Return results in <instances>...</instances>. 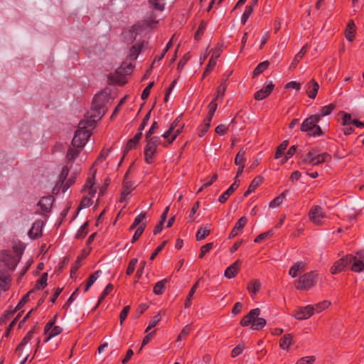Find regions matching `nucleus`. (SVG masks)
Instances as JSON below:
<instances>
[{
  "label": "nucleus",
  "instance_id": "nucleus-5",
  "mask_svg": "<svg viewBox=\"0 0 364 364\" xmlns=\"http://www.w3.org/2000/svg\"><path fill=\"white\" fill-rule=\"evenodd\" d=\"M331 159V157L328 154H318L315 149H312L302 157V160L300 162V164H309L310 165L314 166L328 161Z\"/></svg>",
  "mask_w": 364,
  "mask_h": 364
},
{
  "label": "nucleus",
  "instance_id": "nucleus-29",
  "mask_svg": "<svg viewBox=\"0 0 364 364\" xmlns=\"http://www.w3.org/2000/svg\"><path fill=\"white\" fill-rule=\"evenodd\" d=\"M82 148L73 146V145L68 149L67 152V158L68 160L72 161L75 159L80 153Z\"/></svg>",
  "mask_w": 364,
  "mask_h": 364
},
{
  "label": "nucleus",
  "instance_id": "nucleus-3",
  "mask_svg": "<svg viewBox=\"0 0 364 364\" xmlns=\"http://www.w3.org/2000/svg\"><path fill=\"white\" fill-rule=\"evenodd\" d=\"M320 121V115H311L306 119L301 126V131L308 132L309 136H321L323 134L320 126L317 123Z\"/></svg>",
  "mask_w": 364,
  "mask_h": 364
},
{
  "label": "nucleus",
  "instance_id": "nucleus-57",
  "mask_svg": "<svg viewBox=\"0 0 364 364\" xmlns=\"http://www.w3.org/2000/svg\"><path fill=\"white\" fill-rule=\"evenodd\" d=\"M14 311H6L0 318V325H3L9 321L14 315Z\"/></svg>",
  "mask_w": 364,
  "mask_h": 364
},
{
  "label": "nucleus",
  "instance_id": "nucleus-39",
  "mask_svg": "<svg viewBox=\"0 0 364 364\" xmlns=\"http://www.w3.org/2000/svg\"><path fill=\"white\" fill-rule=\"evenodd\" d=\"M269 63L267 60L263 61L257 65L253 71V76H257L262 72H264L269 66Z\"/></svg>",
  "mask_w": 364,
  "mask_h": 364
},
{
  "label": "nucleus",
  "instance_id": "nucleus-27",
  "mask_svg": "<svg viewBox=\"0 0 364 364\" xmlns=\"http://www.w3.org/2000/svg\"><path fill=\"white\" fill-rule=\"evenodd\" d=\"M168 282V279H164L158 282L154 287V293L156 295L163 294L166 284Z\"/></svg>",
  "mask_w": 364,
  "mask_h": 364
},
{
  "label": "nucleus",
  "instance_id": "nucleus-47",
  "mask_svg": "<svg viewBox=\"0 0 364 364\" xmlns=\"http://www.w3.org/2000/svg\"><path fill=\"white\" fill-rule=\"evenodd\" d=\"M331 304V302L328 301H323L321 302H319L316 304H315L314 306V312L320 313L323 310L327 309Z\"/></svg>",
  "mask_w": 364,
  "mask_h": 364
},
{
  "label": "nucleus",
  "instance_id": "nucleus-15",
  "mask_svg": "<svg viewBox=\"0 0 364 364\" xmlns=\"http://www.w3.org/2000/svg\"><path fill=\"white\" fill-rule=\"evenodd\" d=\"M53 202L54 198L52 196H44L41 198L38 205L43 213H48L52 208Z\"/></svg>",
  "mask_w": 364,
  "mask_h": 364
},
{
  "label": "nucleus",
  "instance_id": "nucleus-18",
  "mask_svg": "<svg viewBox=\"0 0 364 364\" xmlns=\"http://www.w3.org/2000/svg\"><path fill=\"white\" fill-rule=\"evenodd\" d=\"M240 264V260H236L233 264H232L225 269L224 276L228 279H232L235 277L237 273Z\"/></svg>",
  "mask_w": 364,
  "mask_h": 364
},
{
  "label": "nucleus",
  "instance_id": "nucleus-34",
  "mask_svg": "<svg viewBox=\"0 0 364 364\" xmlns=\"http://www.w3.org/2000/svg\"><path fill=\"white\" fill-rule=\"evenodd\" d=\"M102 273L101 270H97L91 274L87 280L86 286L85 288V291H87L90 287L95 283V282L97 279L100 274Z\"/></svg>",
  "mask_w": 364,
  "mask_h": 364
},
{
  "label": "nucleus",
  "instance_id": "nucleus-62",
  "mask_svg": "<svg viewBox=\"0 0 364 364\" xmlns=\"http://www.w3.org/2000/svg\"><path fill=\"white\" fill-rule=\"evenodd\" d=\"M315 360L314 356L304 357L299 360L296 364H312Z\"/></svg>",
  "mask_w": 364,
  "mask_h": 364
},
{
  "label": "nucleus",
  "instance_id": "nucleus-64",
  "mask_svg": "<svg viewBox=\"0 0 364 364\" xmlns=\"http://www.w3.org/2000/svg\"><path fill=\"white\" fill-rule=\"evenodd\" d=\"M285 88H287V89H295L296 90H299L301 88V84L297 82H296V81H291V82H288L285 85Z\"/></svg>",
  "mask_w": 364,
  "mask_h": 364
},
{
  "label": "nucleus",
  "instance_id": "nucleus-23",
  "mask_svg": "<svg viewBox=\"0 0 364 364\" xmlns=\"http://www.w3.org/2000/svg\"><path fill=\"white\" fill-rule=\"evenodd\" d=\"M305 270V264L302 262L295 263L289 269V274L292 277L297 275Z\"/></svg>",
  "mask_w": 364,
  "mask_h": 364
},
{
  "label": "nucleus",
  "instance_id": "nucleus-46",
  "mask_svg": "<svg viewBox=\"0 0 364 364\" xmlns=\"http://www.w3.org/2000/svg\"><path fill=\"white\" fill-rule=\"evenodd\" d=\"M149 4L154 9L161 11L164 9L165 0H149Z\"/></svg>",
  "mask_w": 364,
  "mask_h": 364
},
{
  "label": "nucleus",
  "instance_id": "nucleus-60",
  "mask_svg": "<svg viewBox=\"0 0 364 364\" xmlns=\"http://www.w3.org/2000/svg\"><path fill=\"white\" fill-rule=\"evenodd\" d=\"M137 262L138 261L136 259H132L129 262L127 269V272H126L128 276L131 275L134 272L136 265L137 264Z\"/></svg>",
  "mask_w": 364,
  "mask_h": 364
},
{
  "label": "nucleus",
  "instance_id": "nucleus-52",
  "mask_svg": "<svg viewBox=\"0 0 364 364\" xmlns=\"http://www.w3.org/2000/svg\"><path fill=\"white\" fill-rule=\"evenodd\" d=\"M210 231L207 228H200L196 233L197 240H202L210 234Z\"/></svg>",
  "mask_w": 364,
  "mask_h": 364
},
{
  "label": "nucleus",
  "instance_id": "nucleus-43",
  "mask_svg": "<svg viewBox=\"0 0 364 364\" xmlns=\"http://www.w3.org/2000/svg\"><path fill=\"white\" fill-rule=\"evenodd\" d=\"M289 142L287 140L282 141L279 146L277 147L276 153H275V159H279L283 155L284 151L287 149L288 146Z\"/></svg>",
  "mask_w": 364,
  "mask_h": 364
},
{
  "label": "nucleus",
  "instance_id": "nucleus-50",
  "mask_svg": "<svg viewBox=\"0 0 364 364\" xmlns=\"http://www.w3.org/2000/svg\"><path fill=\"white\" fill-rule=\"evenodd\" d=\"M216 65V60L213 58V55L209 60L208 64L203 74V78L210 74V71Z\"/></svg>",
  "mask_w": 364,
  "mask_h": 364
},
{
  "label": "nucleus",
  "instance_id": "nucleus-59",
  "mask_svg": "<svg viewBox=\"0 0 364 364\" xmlns=\"http://www.w3.org/2000/svg\"><path fill=\"white\" fill-rule=\"evenodd\" d=\"M296 151V146H291L287 151L285 157L282 160V161H281L282 164H284V163H286L288 161V159L295 154Z\"/></svg>",
  "mask_w": 364,
  "mask_h": 364
},
{
  "label": "nucleus",
  "instance_id": "nucleus-4",
  "mask_svg": "<svg viewBox=\"0 0 364 364\" xmlns=\"http://www.w3.org/2000/svg\"><path fill=\"white\" fill-rule=\"evenodd\" d=\"M317 282V274L309 272L300 276L295 282L294 287L298 290L306 291L314 287Z\"/></svg>",
  "mask_w": 364,
  "mask_h": 364
},
{
  "label": "nucleus",
  "instance_id": "nucleus-28",
  "mask_svg": "<svg viewBox=\"0 0 364 364\" xmlns=\"http://www.w3.org/2000/svg\"><path fill=\"white\" fill-rule=\"evenodd\" d=\"M142 133L139 131L132 139H130L126 146V151H128L134 148H135L136 145L141 138Z\"/></svg>",
  "mask_w": 364,
  "mask_h": 364
},
{
  "label": "nucleus",
  "instance_id": "nucleus-31",
  "mask_svg": "<svg viewBox=\"0 0 364 364\" xmlns=\"http://www.w3.org/2000/svg\"><path fill=\"white\" fill-rule=\"evenodd\" d=\"M261 287V284L259 280L254 279L249 282L247 285L248 291L252 294H257Z\"/></svg>",
  "mask_w": 364,
  "mask_h": 364
},
{
  "label": "nucleus",
  "instance_id": "nucleus-56",
  "mask_svg": "<svg viewBox=\"0 0 364 364\" xmlns=\"http://www.w3.org/2000/svg\"><path fill=\"white\" fill-rule=\"evenodd\" d=\"M273 234H274V232L272 230H269V231L264 232L263 233H261L255 239L254 242L256 243H259L261 241L267 238L268 237H271L272 235H273Z\"/></svg>",
  "mask_w": 364,
  "mask_h": 364
},
{
  "label": "nucleus",
  "instance_id": "nucleus-12",
  "mask_svg": "<svg viewBox=\"0 0 364 364\" xmlns=\"http://www.w3.org/2000/svg\"><path fill=\"white\" fill-rule=\"evenodd\" d=\"M274 87V85L270 81L269 83L266 84L262 89L258 90L255 93V99L257 100H262L266 98L267 96L270 95Z\"/></svg>",
  "mask_w": 364,
  "mask_h": 364
},
{
  "label": "nucleus",
  "instance_id": "nucleus-7",
  "mask_svg": "<svg viewBox=\"0 0 364 364\" xmlns=\"http://www.w3.org/2000/svg\"><path fill=\"white\" fill-rule=\"evenodd\" d=\"M351 270L355 272H361L364 270V251H358L355 255H348Z\"/></svg>",
  "mask_w": 364,
  "mask_h": 364
},
{
  "label": "nucleus",
  "instance_id": "nucleus-38",
  "mask_svg": "<svg viewBox=\"0 0 364 364\" xmlns=\"http://www.w3.org/2000/svg\"><path fill=\"white\" fill-rule=\"evenodd\" d=\"M143 43L141 45H134L130 49L129 58L130 60H136L141 50Z\"/></svg>",
  "mask_w": 364,
  "mask_h": 364
},
{
  "label": "nucleus",
  "instance_id": "nucleus-55",
  "mask_svg": "<svg viewBox=\"0 0 364 364\" xmlns=\"http://www.w3.org/2000/svg\"><path fill=\"white\" fill-rule=\"evenodd\" d=\"M113 285L112 284H108L104 291H102L101 296L99 298L97 305L102 301V300L113 290Z\"/></svg>",
  "mask_w": 364,
  "mask_h": 364
},
{
  "label": "nucleus",
  "instance_id": "nucleus-49",
  "mask_svg": "<svg viewBox=\"0 0 364 364\" xmlns=\"http://www.w3.org/2000/svg\"><path fill=\"white\" fill-rule=\"evenodd\" d=\"M146 228V223H141L136 230L134 235H133V237H132V242L134 243V242H136L139 237L140 236L142 235L144 229Z\"/></svg>",
  "mask_w": 364,
  "mask_h": 364
},
{
  "label": "nucleus",
  "instance_id": "nucleus-11",
  "mask_svg": "<svg viewBox=\"0 0 364 364\" xmlns=\"http://www.w3.org/2000/svg\"><path fill=\"white\" fill-rule=\"evenodd\" d=\"M314 313V306L313 305H307L304 307L299 308L294 316L298 320H304L309 318Z\"/></svg>",
  "mask_w": 364,
  "mask_h": 364
},
{
  "label": "nucleus",
  "instance_id": "nucleus-14",
  "mask_svg": "<svg viewBox=\"0 0 364 364\" xmlns=\"http://www.w3.org/2000/svg\"><path fill=\"white\" fill-rule=\"evenodd\" d=\"M43 222L41 220H37L33 224L31 230L28 231V236L32 239H36L41 236Z\"/></svg>",
  "mask_w": 364,
  "mask_h": 364
},
{
  "label": "nucleus",
  "instance_id": "nucleus-9",
  "mask_svg": "<svg viewBox=\"0 0 364 364\" xmlns=\"http://www.w3.org/2000/svg\"><path fill=\"white\" fill-rule=\"evenodd\" d=\"M0 263L8 269H14L18 264V259L16 257L9 254L6 251L2 252L0 254Z\"/></svg>",
  "mask_w": 364,
  "mask_h": 364
},
{
  "label": "nucleus",
  "instance_id": "nucleus-40",
  "mask_svg": "<svg viewBox=\"0 0 364 364\" xmlns=\"http://www.w3.org/2000/svg\"><path fill=\"white\" fill-rule=\"evenodd\" d=\"M47 279H48V274L45 272L37 280L36 284L35 285V289H38V290L43 289L47 284Z\"/></svg>",
  "mask_w": 364,
  "mask_h": 364
},
{
  "label": "nucleus",
  "instance_id": "nucleus-58",
  "mask_svg": "<svg viewBox=\"0 0 364 364\" xmlns=\"http://www.w3.org/2000/svg\"><path fill=\"white\" fill-rule=\"evenodd\" d=\"M213 247V242H209L205 244V245L202 246L200 248V252L199 255L200 258H203L205 255Z\"/></svg>",
  "mask_w": 364,
  "mask_h": 364
},
{
  "label": "nucleus",
  "instance_id": "nucleus-42",
  "mask_svg": "<svg viewBox=\"0 0 364 364\" xmlns=\"http://www.w3.org/2000/svg\"><path fill=\"white\" fill-rule=\"evenodd\" d=\"M211 120L210 119H205L203 123L200 126L198 135L202 137L208 130L210 125Z\"/></svg>",
  "mask_w": 364,
  "mask_h": 364
},
{
  "label": "nucleus",
  "instance_id": "nucleus-26",
  "mask_svg": "<svg viewBox=\"0 0 364 364\" xmlns=\"http://www.w3.org/2000/svg\"><path fill=\"white\" fill-rule=\"evenodd\" d=\"M95 176L93 175L92 177L89 178L87 180L86 183L84 186V188L85 190H87L88 194L90 195L91 196H94L97 192V189L95 187Z\"/></svg>",
  "mask_w": 364,
  "mask_h": 364
},
{
  "label": "nucleus",
  "instance_id": "nucleus-22",
  "mask_svg": "<svg viewBox=\"0 0 364 364\" xmlns=\"http://www.w3.org/2000/svg\"><path fill=\"white\" fill-rule=\"evenodd\" d=\"M307 48H308V45L306 44L305 46H304L301 48L300 51L297 54H296V55L294 56V58L289 66V69H294L296 67L298 63L300 62V60L303 58V57L306 53Z\"/></svg>",
  "mask_w": 364,
  "mask_h": 364
},
{
  "label": "nucleus",
  "instance_id": "nucleus-63",
  "mask_svg": "<svg viewBox=\"0 0 364 364\" xmlns=\"http://www.w3.org/2000/svg\"><path fill=\"white\" fill-rule=\"evenodd\" d=\"M244 347L241 345H237L235 348H234L231 352V356L232 358H235L239 355L243 350Z\"/></svg>",
  "mask_w": 364,
  "mask_h": 364
},
{
  "label": "nucleus",
  "instance_id": "nucleus-33",
  "mask_svg": "<svg viewBox=\"0 0 364 364\" xmlns=\"http://www.w3.org/2000/svg\"><path fill=\"white\" fill-rule=\"evenodd\" d=\"M228 77L222 81L219 87L217 88V92L213 100H216L220 95L222 97L225 95V92L227 88V81Z\"/></svg>",
  "mask_w": 364,
  "mask_h": 364
},
{
  "label": "nucleus",
  "instance_id": "nucleus-37",
  "mask_svg": "<svg viewBox=\"0 0 364 364\" xmlns=\"http://www.w3.org/2000/svg\"><path fill=\"white\" fill-rule=\"evenodd\" d=\"M292 341V336L291 334L284 335L281 339L279 346L282 349H287L291 345Z\"/></svg>",
  "mask_w": 364,
  "mask_h": 364
},
{
  "label": "nucleus",
  "instance_id": "nucleus-41",
  "mask_svg": "<svg viewBox=\"0 0 364 364\" xmlns=\"http://www.w3.org/2000/svg\"><path fill=\"white\" fill-rule=\"evenodd\" d=\"M266 325V320L263 318L256 317L251 328L253 330L262 329Z\"/></svg>",
  "mask_w": 364,
  "mask_h": 364
},
{
  "label": "nucleus",
  "instance_id": "nucleus-17",
  "mask_svg": "<svg viewBox=\"0 0 364 364\" xmlns=\"http://www.w3.org/2000/svg\"><path fill=\"white\" fill-rule=\"evenodd\" d=\"M350 264L348 255L345 257L340 259L337 261L331 269V272L333 274H337L343 271L348 264Z\"/></svg>",
  "mask_w": 364,
  "mask_h": 364
},
{
  "label": "nucleus",
  "instance_id": "nucleus-48",
  "mask_svg": "<svg viewBox=\"0 0 364 364\" xmlns=\"http://www.w3.org/2000/svg\"><path fill=\"white\" fill-rule=\"evenodd\" d=\"M335 107H336V106L333 103L323 107L321 109L320 114H318V115H320V118L321 117H325V116L329 115L332 112V111L335 109Z\"/></svg>",
  "mask_w": 364,
  "mask_h": 364
},
{
  "label": "nucleus",
  "instance_id": "nucleus-45",
  "mask_svg": "<svg viewBox=\"0 0 364 364\" xmlns=\"http://www.w3.org/2000/svg\"><path fill=\"white\" fill-rule=\"evenodd\" d=\"M245 151L242 149L240 150L237 154L235 159V164L236 166H242L245 165Z\"/></svg>",
  "mask_w": 364,
  "mask_h": 364
},
{
  "label": "nucleus",
  "instance_id": "nucleus-20",
  "mask_svg": "<svg viewBox=\"0 0 364 364\" xmlns=\"http://www.w3.org/2000/svg\"><path fill=\"white\" fill-rule=\"evenodd\" d=\"M306 92L309 98L314 99L316 97L318 90L319 89V85L314 79L309 81L306 84Z\"/></svg>",
  "mask_w": 364,
  "mask_h": 364
},
{
  "label": "nucleus",
  "instance_id": "nucleus-53",
  "mask_svg": "<svg viewBox=\"0 0 364 364\" xmlns=\"http://www.w3.org/2000/svg\"><path fill=\"white\" fill-rule=\"evenodd\" d=\"M87 228H88V223L86 222L78 230V231L76 234V237L79 238V239L85 237V235L87 234Z\"/></svg>",
  "mask_w": 364,
  "mask_h": 364
},
{
  "label": "nucleus",
  "instance_id": "nucleus-2",
  "mask_svg": "<svg viewBox=\"0 0 364 364\" xmlns=\"http://www.w3.org/2000/svg\"><path fill=\"white\" fill-rule=\"evenodd\" d=\"M107 96L105 93L97 94L92 101V113L85 116L87 119H95L96 122L100 119L105 113L104 107L107 102Z\"/></svg>",
  "mask_w": 364,
  "mask_h": 364
},
{
  "label": "nucleus",
  "instance_id": "nucleus-13",
  "mask_svg": "<svg viewBox=\"0 0 364 364\" xmlns=\"http://www.w3.org/2000/svg\"><path fill=\"white\" fill-rule=\"evenodd\" d=\"M176 126V122H173L171 125L170 128L162 135L164 139H167L168 144H171L177 136L181 132L182 127H180L174 131L175 127Z\"/></svg>",
  "mask_w": 364,
  "mask_h": 364
},
{
  "label": "nucleus",
  "instance_id": "nucleus-51",
  "mask_svg": "<svg viewBox=\"0 0 364 364\" xmlns=\"http://www.w3.org/2000/svg\"><path fill=\"white\" fill-rule=\"evenodd\" d=\"M252 11H253V6H247L245 7V10L242 16V18H241V23L242 24H245L248 18L250 17V16L252 14Z\"/></svg>",
  "mask_w": 364,
  "mask_h": 364
},
{
  "label": "nucleus",
  "instance_id": "nucleus-30",
  "mask_svg": "<svg viewBox=\"0 0 364 364\" xmlns=\"http://www.w3.org/2000/svg\"><path fill=\"white\" fill-rule=\"evenodd\" d=\"M355 23L353 21H350L348 23L347 28L346 30V38L349 41H353L355 33Z\"/></svg>",
  "mask_w": 364,
  "mask_h": 364
},
{
  "label": "nucleus",
  "instance_id": "nucleus-25",
  "mask_svg": "<svg viewBox=\"0 0 364 364\" xmlns=\"http://www.w3.org/2000/svg\"><path fill=\"white\" fill-rule=\"evenodd\" d=\"M262 181L263 178L262 176H258L255 177L244 193V196L247 197L249 194L253 192L262 183Z\"/></svg>",
  "mask_w": 364,
  "mask_h": 364
},
{
  "label": "nucleus",
  "instance_id": "nucleus-54",
  "mask_svg": "<svg viewBox=\"0 0 364 364\" xmlns=\"http://www.w3.org/2000/svg\"><path fill=\"white\" fill-rule=\"evenodd\" d=\"M209 111H208V116L206 117V119H210L212 120V118L215 114V112L217 109L218 105L215 103V100H213L208 105Z\"/></svg>",
  "mask_w": 364,
  "mask_h": 364
},
{
  "label": "nucleus",
  "instance_id": "nucleus-21",
  "mask_svg": "<svg viewBox=\"0 0 364 364\" xmlns=\"http://www.w3.org/2000/svg\"><path fill=\"white\" fill-rule=\"evenodd\" d=\"M239 183L235 180L234 183L225 191L218 198V200L221 203H224L228 199L230 196L238 188Z\"/></svg>",
  "mask_w": 364,
  "mask_h": 364
},
{
  "label": "nucleus",
  "instance_id": "nucleus-24",
  "mask_svg": "<svg viewBox=\"0 0 364 364\" xmlns=\"http://www.w3.org/2000/svg\"><path fill=\"white\" fill-rule=\"evenodd\" d=\"M11 279L8 273L4 270H0V289L6 291L9 287Z\"/></svg>",
  "mask_w": 364,
  "mask_h": 364
},
{
  "label": "nucleus",
  "instance_id": "nucleus-61",
  "mask_svg": "<svg viewBox=\"0 0 364 364\" xmlns=\"http://www.w3.org/2000/svg\"><path fill=\"white\" fill-rule=\"evenodd\" d=\"M130 310V306H126L124 307V309H122V311H121L120 314H119V319H120V325L122 326L124 321L126 319L128 314H129V311Z\"/></svg>",
  "mask_w": 364,
  "mask_h": 364
},
{
  "label": "nucleus",
  "instance_id": "nucleus-19",
  "mask_svg": "<svg viewBox=\"0 0 364 364\" xmlns=\"http://www.w3.org/2000/svg\"><path fill=\"white\" fill-rule=\"evenodd\" d=\"M247 219L245 217H242L239 219V220L235 225L233 229L232 230L229 238H233L236 237L239 232L243 229V228L247 224Z\"/></svg>",
  "mask_w": 364,
  "mask_h": 364
},
{
  "label": "nucleus",
  "instance_id": "nucleus-16",
  "mask_svg": "<svg viewBox=\"0 0 364 364\" xmlns=\"http://www.w3.org/2000/svg\"><path fill=\"white\" fill-rule=\"evenodd\" d=\"M260 314V310L258 308L252 309L248 314L245 316L240 321V325L242 326H247L250 323H253L256 317Z\"/></svg>",
  "mask_w": 364,
  "mask_h": 364
},
{
  "label": "nucleus",
  "instance_id": "nucleus-32",
  "mask_svg": "<svg viewBox=\"0 0 364 364\" xmlns=\"http://www.w3.org/2000/svg\"><path fill=\"white\" fill-rule=\"evenodd\" d=\"M287 191H284L282 193H281L279 196L276 197L269 203L270 208H277L279 207L284 201Z\"/></svg>",
  "mask_w": 364,
  "mask_h": 364
},
{
  "label": "nucleus",
  "instance_id": "nucleus-8",
  "mask_svg": "<svg viewBox=\"0 0 364 364\" xmlns=\"http://www.w3.org/2000/svg\"><path fill=\"white\" fill-rule=\"evenodd\" d=\"M309 220L316 225H322L326 217L322 208L319 205L313 206L309 213Z\"/></svg>",
  "mask_w": 364,
  "mask_h": 364
},
{
  "label": "nucleus",
  "instance_id": "nucleus-1",
  "mask_svg": "<svg viewBox=\"0 0 364 364\" xmlns=\"http://www.w3.org/2000/svg\"><path fill=\"white\" fill-rule=\"evenodd\" d=\"M95 119L87 118L81 120L72 140V145L75 147L83 148L91 136V131L95 127Z\"/></svg>",
  "mask_w": 364,
  "mask_h": 364
},
{
  "label": "nucleus",
  "instance_id": "nucleus-36",
  "mask_svg": "<svg viewBox=\"0 0 364 364\" xmlns=\"http://www.w3.org/2000/svg\"><path fill=\"white\" fill-rule=\"evenodd\" d=\"M33 332H34L33 329L31 330L28 332L26 336L23 338L21 342L16 347V353L20 352L22 348L30 341V340L31 339V338L33 336Z\"/></svg>",
  "mask_w": 364,
  "mask_h": 364
},
{
  "label": "nucleus",
  "instance_id": "nucleus-35",
  "mask_svg": "<svg viewBox=\"0 0 364 364\" xmlns=\"http://www.w3.org/2000/svg\"><path fill=\"white\" fill-rule=\"evenodd\" d=\"M198 281L196 282L193 286L191 287L188 296H187V298L186 299V301H185V308H189L191 305V299L194 295V294L196 293V290H197V288L198 287Z\"/></svg>",
  "mask_w": 364,
  "mask_h": 364
},
{
  "label": "nucleus",
  "instance_id": "nucleus-44",
  "mask_svg": "<svg viewBox=\"0 0 364 364\" xmlns=\"http://www.w3.org/2000/svg\"><path fill=\"white\" fill-rule=\"evenodd\" d=\"M62 332V328L58 326H54L50 332L47 334L48 336L45 338V342L47 343L51 338L59 335Z\"/></svg>",
  "mask_w": 364,
  "mask_h": 364
},
{
  "label": "nucleus",
  "instance_id": "nucleus-6",
  "mask_svg": "<svg viewBox=\"0 0 364 364\" xmlns=\"http://www.w3.org/2000/svg\"><path fill=\"white\" fill-rule=\"evenodd\" d=\"M146 145L144 149L145 161L150 164L154 161L157 146L161 143V138L159 136H151L146 139Z\"/></svg>",
  "mask_w": 364,
  "mask_h": 364
},
{
  "label": "nucleus",
  "instance_id": "nucleus-10",
  "mask_svg": "<svg viewBox=\"0 0 364 364\" xmlns=\"http://www.w3.org/2000/svg\"><path fill=\"white\" fill-rule=\"evenodd\" d=\"M128 171L126 173L124 176V179L123 182L122 191L121 193V197L119 201L121 203L126 202L127 200V196L130 194V193L135 188L133 183L130 181H127Z\"/></svg>",
  "mask_w": 364,
  "mask_h": 364
}]
</instances>
